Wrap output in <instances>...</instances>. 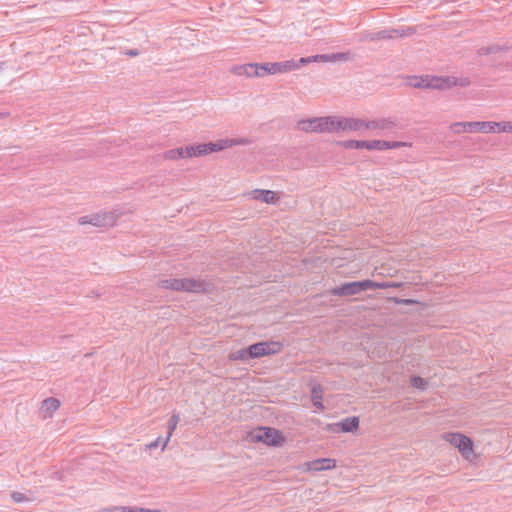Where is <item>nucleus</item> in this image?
Wrapping results in <instances>:
<instances>
[{
	"mask_svg": "<svg viewBox=\"0 0 512 512\" xmlns=\"http://www.w3.org/2000/svg\"><path fill=\"white\" fill-rule=\"evenodd\" d=\"M441 439L456 449L464 461L475 464L479 460L474 441L466 434L448 431L441 435Z\"/></svg>",
	"mask_w": 512,
	"mask_h": 512,
	"instance_id": "1",
	"label": "nucleus"
},
{
	"mask_svg": "<svg viewBox=\"0 0 512 512\" xmlns=\"http://www.w3.org/2000/svg\"><path fill=\"white\" fill-rule=\"evenodd\" d=\"M401 283L396 282H374L372 280H363L344 283L339 287L333 288L331 294L339 297H346L356 295L362 291L370 289H387V288H400Z\"/></svg>",
	"mask_w": 512,
	"mask_h": 512,
	"instance_id": "2",
	"label": "nucleus"
},
{
	"mask_svg": "<svg viewBox=\"0 0 512 512\" xmlns=\"http://www.w3.org/2000/svg\"><path fill=\"white\" fill-rule=\"evenodd\" d=\"M247 441L252 444L263 443L266 446L281 447L286 443V437L276 428L256 427L248 432Z\"/></svg>",
	"mask_w": 512,
	"mask_h": 512,
	"instance_id": "3",
	"label": "nucleus"
},
{
	"mask_svg": "<svg viewBox=\"0 0 512 512\" xmlns=\"http://www.w3.org/2000/svg\"><path fill=\"white\" fill-rule=\"evenodd\" d=\"M161 287L174 291H184L190 293H206L210 290V285L203 280L193 278H170L161 282Z\"/></svg>",
	"mask_w": 512,
	"mask_h": 512,
	"instance_id": "4",
	"label": "nucleus"
},
{
	"mask_svg": "<svg viewBox=\"0 0 512 512\" xmlns=\"http://www.w3.org/2000/svg\"><path fill=\"white\" fill-rule=\"evenodd\" d=\"M247 141L244 139H223L212 143H202L187 146L189 152V158L201 157L211 154L213 152L222 151L224 149L236 146L244 145Z\"/></svg>",
	"mask_w": 512,
	"mask_h": 512,
	"instance_id": "5",
	"label": "nucleus"
},
{
	"mask_svg": "<svg viewBox=\"0 0 512 512\" xmlns=\"http://www.w3.org/2000/svg\"><path fill=\"white\" fill-rule=\"evenodd\" d=\"M344 148L347 149H366L369 151H383L389 149H396L401 147L410 146L406 142L400 141H383V140H369V141H357L348 140L341 143Z\"/></svg>",
	"mask_w": 512,
	"mask_h": 512,
	"instance_id": "6",
	"label": "nucleus"
},
{
	"mask_svg": "<svg viewBox=\"0 0 512 512\" xmlns=\"http://www.w3.org/2000/svg\"><path fill=\"white\" fill-rule=\"evenodd\" d=\"M407 83L415 88H432V89H448L456 85V81L449 77L437 76H411L407 79Z\"/></svg>",
	"mask_w": 512,
	"mask_h": 512,
	"instance_id": "7",
	"label": "nucleus"
},
{
	"mask_svg": "<svg viewBox=\"0 0 512 512\" xmlns=\"http://www.w3.org/2000/svg\"><path fill=\"white\" fill-rule=\"evenodd\" d=\"M298 127L305 132L334 133V116L303 120L298 123Z\"/></svg>",
	"mask_w": 512,
	"mask_h": 512,
	"instance_id": "8",
	"label": "nucleus"
},
{
	"mask_svg": "<svg viewBox=\"0 0 512 512\" xmlns=\"http://www.w3.org/2000/svg\"><path fill=\"white\" fill-rule=\"evenodd\" d=\"M249 348L251 358H259L279 353L282 349V344L277 341L259 342L250 345Z\"/></svg>",
	"mask_w": 512,
	"mask_h": 512,
	"instance_id": "9",
	"label": "nucleus"
},
{
	"mask_svg": "<svg viewBox=\"0 0 512 512\" xmlns=\"http://www.w3.org/2000/svg\"><path fill=\"white\" fill-rule=\"evenodd\" d=\"M299 67V64L295 61H285V62H269L260 64L261 72L266 75H275L281 73H287L293 71Z\"/></svg>",
	"mask_w": 512,
	"mask_h": 512,
	"instance_id": "10",
	"label": "nucleus"
},
{
	"mask_svg": "<svg viewBox=\"0 0 512 512\" xmlns=\"http://www.w3.org/2000/svg\"><path fill=\"white\" fill-rule=\"evenodd\" d=\"M365 121L358 118H346L334 116V133L345 131L364 130Z\"/></svg>",
	"mask_w": 512,
	"mask_h": 512,
	"instance_id": "11",
	"label": "nucleus"
},
{
	"mask_svg": "<svg viewBox=\"0 0 512 512\" xmlns=\"http://www.w3.org/2000/svg\"><path fill=\"white\" fill-rule=\"evenodd\" d=\"M337 467V461L332 458H319L304 464L306 472H321L333 470Z\"/></svg>",
	"mask_w": 512,
	"mask_h": 512,
	"instance_id": "12",
	"label": "nucleus"
},
{
	"mask_svg": "<svg viewBox=\"0 0 512 512\" xmlns=\"http://www.w3.org/2000/svg\"><path fill=\"white\" fill-rule=\"evenodd\" d=\"M359 427V418L358 417H349L341 422L330 424L328 429L334 433H348L354 432Z\"/></svg>",
	"mask_w": 512,
	"mask_h": 512,
	"instance_id": "13",
	"label": "nucleus"
},
{
	"mask_svg": "<svg viewBox=\"0 0 512 512\" xmlns=\"http://www.w3.org/2000/svg\"><path fill=\"white\" fill-rule=\"evenodd\" d=\"M232 72L238 76L247 77H264V73L261 72L260 64L248 63L237 65L232 68Z\"/></svg>",
	"mask_w": 512,
	"mask_h": 512,
	"instance_id": "14",
	"label": "nucleus"
},
{
	"mask_svg": "<svg viewBox=\"0 0 512 512\" xmlns=\"http://www.w3.org/2000/svg\"><path fill=\"white\" fill-rule=\"evenodd\" d=\"M348 58L347 54L338 53V54H332V55H316L313 57H304L299 60V66L303 64H308L312 62H334V61H340V60H346Z\"/></svg>",
	"mask_w": 512,
	"mask_h": 512,
	"instance_id": "15",
	"label": "nucleus"
},
{
	"mask_svg": "<svg viewBox=\"0 0 512 512\" xmlns=\"http://www.w3.org/2000/svg\"><path fill=\"white\" fill-rule=\"evenodd\" d=\"M458 127H463L466 130L468 127L469 132H481V133H489V121L488 122H467V123H455L452 125V129L454 132H460Z\"/></svg>",
	"mask_w": 512,
	"mask_h": 512,
	"instance_id": "16",
	"label": "nucleus"
},
{
	"mask_svg": "<svg viewBox=\"0 0 512 512\" xmlns=\"http://www.w3.org/2000/svg\"><path fill=\"white\" fill-rule=\"evenodd\" d=\"M60 407V401L56 398L50 397L45 399L41 405V413L44 418L52 417V415L58 410Z\"/></svg>",
	"mask_w": 512,
	"mask_h": 512,
	"instance_id": "17",
	"label": "nucleus"
},
{
	"mask_svg": "<svg viewBox=\"0 0 512 512\" xmlns=\"http://www.w3.org/2000/svg\"><path fill=\"white\" fill-rule=\"evenodd\" d=\"M394 127V123L389 119H378L365 121L364 130H390Z\"/></svg>",
	"mask_w": 512,
	"mask_h": 512,
	"instance_id": "18",
	"label": "nucleus"
},
{
	"mask_svg": "<svg viewBox=\"0 0 512 512\" xmlns=\"http://www.w3.org/2000/svg\"><path fill=\"white\" fill-rule=\"evenodd\" d=\"M110 217L106 214L104 215H91V216H83L79 218L78 222L81 225L91 224L97 227L105 226L108 222L107 220Z\"/></svg>",
	"mask_w": 512,
	"mask_h": 512,
	"instance_id": "19",
	"label": "nucleus"
},
{
	"mask_svg": "<svg viewBox=\"0 0 512 512\" xmlns=\"http://www.w3.org/2000/svg\"><path fill=\"white\" fill-rule=\"evenodd\" d=\"M163 158L165 160H179V159H188L189 158V152L188 148L186 147H178L174 149H170L163 154Z\"/></svg>",
	"mask_w": 512,
	"mask_h": 512,
	"instance_id": "20",
	"label": "nucleus"
},
{
	"mask_svg": "<svg viewBox=\"0 0 512 512\" xmlns=\"http://www.w3.org/2000/svg\"><path fill=\"white\" fill-rule=\"evenodd\" d=\"M253 198L261 200L267 204H273L279 200L277 193L270 190H255L253 192Z\"/></svg>",
	"mask_w": 512,
	"mask_h": 512,
	"instance_id": "21",
	"label": "nucleus"
},
{
	"mask_svg": "<svg viewBox=\"0 0 512 512\" xmlns=\"http://www.w3.org/2000/svg\"><path fill=\"white\" fill-rule=\"evenodd\" d=\"M311 400H312L313 405L317 409H319V410H323L324 409V405H323V390H322L320 385L314 384L312 386Z\"/></svg>",
	"mask_w": 512,
	"mask_h": 512,
	"instance_id": "22",
	"label": "nucleus"
},
{
	"mask_svg": "<svg viewBox=\"0 0 512 512\" xmlns=\"http://www.w3.org/2000/svg\"><path fill=\"white\" fill-rule=\"evenodd\" d=\"M179 421H180V416L179 414H172L171 417L169 418L168 420V436H167V439L164 443V446L165 447L167 445V443L169 442L170 440V437L172 436L174 430L177 428L178 424H179Z\"/></svg>",
	"mask_w": 512,
	"mask_h": 512,
	"instance_id": "23",
	"label": "nucleus"
},
{
	"mask_svg": "<svg viewBox=\"0 0 512 512\" xmlns=\"http://www.w3.org/2000/svg\"><path fill=\"white\" fill-rule=\"evenodd\" d=\"M248 352H250L249 347L247 349L238 350L230 355V359L240 361H247L249 359H252L250 353Z\"/></svg>",
	"mask_w": 512,
	"mask_h": 512,
	"instance_id": "24",
	"label": "nucleus"
},
{
	"mask_svg": "<svg viewBox=\"0 0 512 512\" xmlns=\"http://www.w3.org/2000/svg\"><path fill=\"white\" fill-rule=\"evenodd\" d=\"M106 512H160V510H149V509H132L128 507H113L108 509Z\"/></svg>",
	"mask_w": 512,
	"mask_h": 512,
	"instance_id": "25",
	"label": "nucleus"
},
{
	"mask_svg": "<svg viewBox=\"0 0 512 512\" xmlns=\"http://www.w3.org/2000/svg\"><path fill=\"white\" fill-rule=\"evenodd\" d=\"M489 133H502V122L489 121Z\"/></svg>",
	"mask_w": 512,
	"mask_h": 512,
	"instance_id": "26",
	"label": "nucleus"
},
{
	"mask_svg": "<svg viewBox=\"0 0 512 512\" xmlns=\"http://www.w3.org/2000/svg\"><path fill=\"white\" fill-rule=\"evenodd\" d=\"M411 384L412 386L416 387V388H423L424 385H425V382L422 378L420 377H413L411 379Z\"/></svg>",
	"mask_w": 512,
	"mask_h": 512,
	"instance_id": "27",
	"label": "nucleus"
},
{
	"mask_svg": "<svg viewBox=\"0 0 512 512\" xmlns=\"http://www.w3.org/2000/svg\"><path fill=\"white\" fill-rule=\"evenodd\" d=\"M502 133H512V121L502 122Z\"/></svg>",
	"mask_w": 512,
	"mask_h": 512,
	"instance_id": "28",
	"label": "nucleus"
},
{
	"mask_svg": "<svg viewBox=\"0 0 512 512\" xmlns=\"http://www.w3.org/2000/svg\"><path fill=\"white\" fill-rule=\"evenodd\" d=\"M396 304H403V305H409V304H415L416 301L415 300H412V299H398V298H393L392 299Z\"/></svg>",
	"mask_w": 512,
	"mask_h": 512,
	"instance_id": "29",
	"label": "nucleus"
},
{
	"mask_svg": "<svg viewBox=\"0 0 512 512\" xmlns=\"http://www.w3.org/2000/svg\"><path fill=\"white\" fill-rule=\"evenodd\" d=\"M126 54L129 55V56H136L138 54V52L134 51V50H129V51L126 52Z\"/></svg>",
	"mask_w": 512,
	"mask_h": 512,
	"instance_id": "30",
	"label": "nucleus"
},
{
	"mask_svg": "<svg viewBox=\"0 0 512 512\" xmlns=\"http://www.w3.org/2000/svg\"><path fill=\"white\" fill-rule=\"evenodd\" d=\"M157 445H158V442L156 441L154 443L149 444L148 447L149 448H155V447H157Z\"/></svg>",
	"mask_w": 512,
	"mask_h": 512,
	"instance_id": "31",
	"label": "nucleus"
},
{
	"mask_svg": "<svg viewBox=\"0 0 512 512\" xmlns=\"http://www.w3.org/2000/svg\"><path fill=\"white\" fill-rule=\"evenodd\" d=\"M457 129H460L459 133H461V132H469L468 127H466V130H464L463 127H458Z\"/></svg>",
	"mask_w": 512,
	"mask_h": 512,
	"instance_id": "32",
	"label": "nucleus"
}]
</instances>
